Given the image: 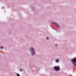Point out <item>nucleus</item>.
<instances>
[{"label": "nucleus", "mask_w": 76, "mask_h": 76, "mask_svg": "<svg viewBox=\"0 0 76 76\" xmlns=\"http://www.w3.org/2000/svg\"><path fill=\"white\" fill-rule=\"evenodd\" d=\"M71 61L72 62V64H73L75 66H76V58L72 59Z\"/></svg>", "instance_id": "obj_1"}, {"label": "nucleus", "mask_w": 76, "mask_h": 76, "mask_svg": "<svg viewBox=\"0 0 76 76\" xmlns=\"http://www.w3.org/2000/svg\"><path fill=\"white\" fill-rule=\"evenodd\" d=\"M54 69L56 71H58L60 70V67L59 66H56L54 67Z\"/></svg>", "instance_id": "obj_2"}, {"label": "nucleus", "mask_w": 76, "mask_h": 76, "mask_svg": "<svg viewBox=\"0 0 76 76\" xmlns=\"http://www.w3.org/2000/svg\"><path fill=\"white\" fill-rule=\"evenodd\" d=\"M31 51L32 52V55H34V54H35V51L34 48H31Z\"/></svg>", "instance_id": "obj_3"}, {"label": "nucleus", "mask_w": 76, "mask_h": 76, "mask_svg": "<svg viewBox=\"0 0 76 76\" xmlns=\"http://www.w3.org/2000/svg\"><path fill=\"white\" fill-rule=\"evenodd\" d=\"M53 25L55 26H56L57 28H59V25H58L57 24L55 23H53Z\"/></svg>", "instance_id": "obj_4"}, {"label": "nucleus", "mask_w": 76, "mask_h": 76, "mask_svg": "<svg viewBox=\"0 0 76 76\" xmlns=\"http://www.w3.org/2000/svg\"><path fill=\"white\" fill-rule=\"evenodd\" d=\"M55 61H56V63H58V61H59V60H58V59H57L56 60H55Z\"/></svg>", "instance_id": "obj_5"}, {"label": "nucleus", "mask_w": 76, "mask_h": 76, "mask_svg": "<svg viewBox=\"0 0 76 76\" xmlns=\"http://www.w3.org/2000/svg\"><path fill=\"white\" fill-rule=\"evenodd\" d=\"M1 49H3V47L2 46H1Z\"/></svg>", "instance_id": "obj_6"}, {"label": "nucleus", "mask_w": 76, "mask_h": 76, "mask_svg": "<svg viewBox=\"0 0 76 76\" xmlns=\"http://www.w3.org/2000/svg\"><path fill=\"white\" fill-rule=\"evenodd\" d=\"M17 76H20V75L18 73L17 74Z\"/></svg>", "instance_id": "obj_7"}, {"label": "nucleus", "mask_w": 76, "mask_h": 76, "mask_svg": "<svg viewBox=\"0 0 76 76\" xmlns=\"http://www.w3.org/2000/svg\"><path fill=\"white\" fill-rule=\"evenodd\" d=\"M47 39H49V38H48V37H47L46 38Z\"/></svg>", "instance_id": "obj_8"}, {"label": "nucleus", "mask_w": 76, "mask_h": 76, "mask_svg": "<svg viewBox=\"0 0 76 76\" xmlns=\"http://www.w3.org/2000/svg\"><path fill=\"white\" fill-rule=\"evenodd\" d=\"M20 71H21V72H22V69H20Z\"/></svg>", "instance_id": "obj_9"}]
</instances>
